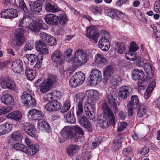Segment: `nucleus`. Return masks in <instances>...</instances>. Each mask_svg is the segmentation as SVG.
<instances>
[{"mask_svg": "<svg viewBox=\"0 0 160 160\" xmlns=\"http://www.w3.org/2000/svg\"><path fill=\"white\" fill-rule=\"evenodd\" d=\"M102 107L103 114L99 115L97 117L98 122L100 127L103 128L108 127L109 124H113L115 122L114 114L109 106L111 107L115 114L118 111L116 100L112 95H108Z\"/></svg>", "mask_w": 160, "mask_h": 160, "instance_id": "f257e3e1", "label": "nucleus"}, {"mask_svg": "<svg viewBox=\"0 0 160 160\" xmlns=\"http://www.w3.org/2000/svg\"><path fill=\"white\" fill-rule=\"evenodd\" d=\"M61 106V103L57 100L53 99L46 104L44 108L46 110L51 112L57 111L60 109L61 112L64 113L69 109L71 104L67 101L65 102L62 107Z\"/></svg>", "mask_w": 160, "mask_h": 160, "instance_id": "f03ea898", "label": "nucleus"}, {"mask_svg": "<svg viewBox=\"0 0 160 160\" xmlns=\"http://www.w3.org/2000/svg\"><path fill=\"white\" fill-rule=\"evenodd\" d=\"M25 29L23 28H18L16 29L14 32L15 39L12 41L11 45L13 48H19L23 44L25 41L24 33Z\"/></svg>", "mask_w": 160, "mask_h": 160, "instance_id": "7ed1b4c3", "label": "nucleus"}, {"mask_svg": "<svg viewBox=\"0 0 160 160\" xmlns=\"http://www.w3.org/2000/svg\"><path fill=\"white\" fill-rule=\"evenodd\" d=\"M89 53L82 49H78L76 51L74 57L73 61L77 67L84 65L88 60Z\"/></svg>", "mask_w": 160, "mask_h": 160, "instance_id": "20e7f679", "label": "nucleus"}, {"mask_svg": "<svg viewBox=\"0 0 160 160\" xmlns=\"http://www.w3.org/2000/svg\"><path fill=\"white\" fill-rule=\"evenodd\" d=\"M57 77L55 75L49 74L48 78L40 86V91L42 93L48 91L51 88L53 83L57 80Z\"/></svg>", "mask_w": 160, "mask_h": 160, "instance_id": "39448f33", "label": "nucleus"}, {"mask_svg": "<svg viewBox=\"0 0 160 160\" xmlns=\"http://www.w3.org/2000/svg\"><path fill=\"white\" fill-rule=\"evenodd\" d=\"M85 78V75L83 72H77L70 78V85L74 88L80 85L83 83Z\"/></svg>", "mask_w": 160, "mask_h": 160, "instance_id": "423d86ee", "label": "nucleus"}, {"mask_svg": "<svg viewBox=\"0 0 160 160\" xmlns=\"http://www.w3.org/2000/svg\"><path fill=\"white\" fill-rule=\"evenodd\" d=\"M91 76L89 82L93 86L98 84L100 82L102 74L101 72L98 69H94L91 72Z\"/></svg>", "mask_w": 160, "mask_h": 160, "instance_id": "0eeeda50", "label": "nucleus"}, {"mask_svg": "<svg viewBox=\"0 0 160 160\" xmlns=\"http://www.w3.org/2000/svg\"><path fill=\"white\" fill-rule=\"evenodd\" d=\"M22 103L27 106L33 107L36 103L34 98L30 94L26 92H23L21 97Z\"/></svg>", "mask_w": 160, "mask_h": 160, "instance_id": "6e6552de", "label": "nucleus"}, {"mask_svg": "<svg viewBox=\"0 0 160 160\" xmlns=\"http://www.w3.org/2000/svg\"><path fill=\"white\" fill-rule=\"evenodd\" d=\"M36 48L38 52L39 56H40V58L41 60H42L43 58V55H45L48 53V50L46 46L45 42L42 40L37 41L35 43Z\"/></svg>", "mask_w": 160, "mask_h": 160, "instance_id": "1a4fd4ad", "label": "nucleus"}, {"mask_svg": "<svg viewBox=\"0 0 160 160\" xmlns=\"http://www.w3.org/2000/svg\"><path fill=\"white\" fill-rule=\"evenodd\" d=\"M18 15V12L17 9L13 8L6 9L2 10L1 17L5 18H12L17 17Z\"/></svg>", "mask_w": 160, "mask_h": 160, "instance_id": "9d476101", "label": "nucleus"}, {"mask_svg": "<svg viewBox=\"0 0 160 160\" xmlns=\"http://www.w3.org/2000/svg\"><path fill=\"white\" fill-rule=\"evenodd\" d=\"M79 124L81 126L84 127L89 132L92 130V127L90 122L87 118L83 115L78 117Z\"/></svg>", "mask_w": 160, "mask_h": 160, "instance_id": "9b49d317", "label": "nucleus"}, {"mask_svg": "<svg viewBox=\"0 0 160 160\" xmlns=\"http://www.w3.org/2000/svg\"><path fill=\"white\" fill-rule=\"evenodd\" d=\"M132 89L128 86H123L120 88L118 95L123 100H125L132 93Z\"/></svg>", "mask_w": 160, "mask_h": 160, "instance_id": "f8f14e48", "label": "nucleus"}, {"mask_svg": "<svg viewBox=\"0 0 160 160\" xmlns=\"http://www.w3.org/2000/svg\"><path fill=\"white\" fill-rule=\"evenodd\" d=\"M28 28L32 31L38 32L41 29H47L48 26L44 23L33 21L28 26Z\"/></svg>", "mask_w": 160, "mask_h": 160, "instance_id": "ddd939ff", "label": "nucleus"}, {"mask_svg": "<svg viewBox=\"0 0 160 160\" xmlns=\"http://www.w3.org/2000/svg\"><path fill=\"white\" fill-rule=\"evenodd\" d=\"M21 129L26 134L32 137H35L36 130L33 125L29 123H25L22 126Z\"/></svg>", "mask_w": 160, "mask_h": 160, "instance_id": "4468645a", "label": "nucleus"}, {"mask_svg": "<svg viewBox=\"0 0 160 160\" xmlns=\"http://www.w3.org/2000/svg\"><path fill=\"white\" fill-rule=\"evenodd\" d=\"M23 65L22 62L19 59H17L12 62V68L14 72L19 73L23 71Z\"/></svg>", "mask_w": 160, "mask_h": 160, "instance_id": "2eb2a0df", "label": "nucleus"}, {"mask_svg": "<svg viewBox=\"0 0 160 160\" xmlns=\"http://www.w3.org/2000/svg\"><path fill=\"white\" fill-rule=\"evenodd\" d=\"M43 115L41 111L33 109L30 110L28 114V118L31 120H38L43 117Z\"/></svg>", "mask_w": 160, "mask_h": 160, "instance_id": "dca6fc26", "label": "nucleus"}, {"mask_svg": "<svg viewBox=\"0 0 160 160\" xmlns=\"http://www.w3.org/2000/svg\"><path fill=\"white\" fill-rule=\"evenodd\" d=\"M107 12L108 16L116 20H119L120 17H123L124 16V14L122 12L116 9H108Z\"/></svg>", "mask_w": 160, "mask_h": 160, "instance_id": "f3484780", "label": "nucleus"}, {"mask_svg": "<svg viewBox=\"0 0 160 160\" xmlns=\"http://www.w3.org/2000/svg\"><path fill=\"white\" fill-rule=\"evenodd\" d=\"M1 85L2 88H8L12 89L16 92L18 90V88L16 86L14 81L6 78L1 82Z\"/></svg>", "mask_w": 160, "mask_h": 160, "instance_id": "a211bd4d", "label": "nucleus"}, {"mask_svg": "<svg viewBox=\"0 0 160 160\" xmlns=\"http://www.w3.org/2000/svg\"><path fill=\"white\" fill-rule=\"evenodd\" d=\"M62 54L59 50H56L53 52L51 55V59L52 61L58 64L62 65L63 63L62 59Z\"/></svg>", "mask_w": 160, "mask_h": 160, "instance_id": "6ab92c4d", "label": "nucleus"}, {"mask_svg": "<svg viewBox=\"0 0 160 160\" xmlns=\"http://www.w3.org/2000/svg\"><path fill=\"white\" fill-rule=\"evenodd\" d=\"M30 9L34 13H38L42 11V6L38 1L29 2Z\"/></svg>", "mask_w": 160, "mask_h": 160, "instance_id": "aec40b11", "label": "nucleus"}, {"mask_svg": "<svg viewBox=\"0 0 160 160\" xmlns=\"http://www.w3.org/2000/svg\"><path fill=\"white\" fill-rule=\"evenodd\" d=\"M45 19L46 23L50 26L57 25L58 24V17L53 14L47 15Z\"/></svg>", "mask_w": 160, "mask_h": 160, "instance_id": "412c9836", "label": "nucleus"}, {"mask_svg": "<svg viewBox=\"0 0 160 160\" xmlns=\"http://www.w3.org/2000/svg\"><path fill=\"white\" fill-rule=\"evenodd\" d=\"M72 128L71 127H65L62 130L61 134L63 138L66 139H72L74 135V133L72 132Z\"/></svg>", "mask_w": 160, "mask_h": 160, "instance_id": "4be33fe9", "label": "nucleus"}, {"mask_svg": "<svg viewBox=\"0 0 160 160\" xmlns=\"http://www.w3.org/2000/svg\"><path fill=\"white\" fill-rule=\"evenodd\" d=\"M91 28L87 29V32L89 31V34H87V37L94 40L95 43H97L98 39L99 33L98 30L95 28Z\"/></svg>", "mask_w": 160, "mask_h": 160, "instance_id": "5701e85b", "label": "nucleus"}, {"mask_svg": "<svg viewBox=\"0 0 160 160\" xmlns=\"http://www.w3.org/2000/svg\"><path fill=\"white\" fill-rule=\"evenodd\" d=\"M123 137L119 135L115 138L113 141V149L115 151H118L121 148L122 142L123 140Z\"/></svg>", "mask_w": 160, "mask_h": 160, "instance_id": "b1692460", "label": "nucleus"}, {"mask_svg": "<svg viewBox=\"0 0 160 160\" xmlns=\"http://www.w3.org/2000/svg\"><path fill=\"white\" fill-rule=\"evenodd\" d=\"M98 45L99 47L102 50L107 51L109 48L110 45L109 42L107 39L102 38L99 40Z\"/></svg>", "mask_w": 160, "mask_h": 160, "instance_id": "393cba45", "label": "nucleus"}, {"mask_svg": "<svg viewBox=\"0 0 160 160\" xmlns=\"http://www.w3.org/2000/svg\"><path fill=\"white\" fill-rule=\"evenodd\" d=\"M6 117L7 118L19 121L22 117L21 112L18 111L12 112L8 114Z\"/></svg>", "mask_w": 160, "mask_h": 160, "instance_id": "a878e982", "label": "nucleus"}, {"mask_svg": "<svg viewBox=\"0 0 160 160\" xmlns=\"http://www.w3.org/2000/svg\"><path fill=\"white\" fill-rule=\"evenodd\" d=\"M1 100L2 102L6 105H9L10 106L13 107V103L14 101L12 97L8 94H3L1 98Z\"/></svg>", "mask_w": 160, "mask_h": 160, "instance_id": "bb28decb", "label": "nucleus"}, {"mask_svg": "<svg viewBox=\"0 0 160 160\" xmlns=\"http://www.w3.org/2000/svg\"><path fill=\"white\" fill-rule=\"evenodd\" d=\"M30 19V17L28 14H24L23 18L20 22L19 25V28H26L28 26Z\"/></svg>", "mask_w": 160, "mask_h": 160, "instance_id": "cd10ccee", "label": "nucleus"}, {"mask_svg": "<svg viewBox=\"0 0 160 160\" xmlns=\"http://www.w3.org/2000/svg\"><path fill=\"white\" fill-rule=\"evenodd\" d=\"M132 74V79L135 80L142 79L144 76V72L141 70H139L137 69H135Z\"/></svg>", "mask_w": 160, "mask_h": 160, "instance_id": "c85d7f7f", "label": "nucleus"}, {"mask_svg": "<svg viewBox=\"0 0 160 160\" xmlns=\"http://www.w3.org/2000/svg\"><path fill=\"white\" fill-rule=\"evenodd\" d=\"M148 108L147 106L143 105H140L138 109V116L140 118L144 117L148 111Z\"/></svg>", "mask_w": 160, "mask_h": 160, "instance_id": "c756f323", "label": "nucleus"}, {"mask_svg": "<svg viewBox=\"0 0 160 160\" xmlns=\"http://www.w3.org/2000/svg\"><path fill=\"white\" fill-rule=\"evenodd\" d=\"M103 71L104 78H106L112 75L114 70L111 65H108L103 68Z\"/></svg>", "mask_w": 160, "mask_h": 160, "instance_id": "7c9ffc66", "label": "nucleus"}, {"mask_svg": "<svg viewBox=\"0 0 160 160\" xmlns=\"http://www.w3.org/2000/svg\"><path fill=\"white\" fill-rule=\"evenodd\" d=\"M156 83L154 81L151 82L149 85L144 93V98L146 99H148L150 97L152 90L154 88Z\"/></svg>", "mask_w": 160, "mask_h": 160, "instance_id": "2f4dec72", "label": "nucleus"}, {"mask_svg": "<svg viewBox=\"0 0 160 160\" xmlns=\"http://www.w3.org/2000/svg\"><path fill=\"white\" fill-rule=\"evenodd\" d=\"M79 146L77 145H71L67 149L68 154L70 156L74 155L79 149Z\"/></svg>", "mask_w": 160, "mask_h": 160, "instance_id": "473e14b6", "label": "nucleus"}, {"mask_svg": "<svg viewBox=\"0 0 160 160\" xmlns=\"http://www.w3.org/2000/svg\"><path fill=\"white\" fill-rule=\"evenodd\" d=\"M14 148L16 150L21 151L26 154H29L27 147L24 144L16 143L14 145Z\"/></svg>", "mask_w": 160, "mask_h": 160, "instance_id": "72a5a7b5", "label": "nucleus"}, {"mask_svg": "<svg viewBox=\"0 0 160 160\" xmlns=\"http://www.w3.org/2000/svg\"><path fill=\"white\" fill-rule=\"evenodd\" d=\"M38 128L41 130L43 129L49 130V129L50 128L49 124L43 119H39L38 121Z\"/></svg>", "mask_w": 160, "mask_h": 160, "instance_id": "f704fd0d", "label": "nucleus"}, {"mask_svg": "<svg viewBox=\"0 0 160 160\" xmlns=\"http://www.w3.org/2000/svg\"><path fill=\"white\" fill-rule=\"evenodd\" d=\"M11 138L15 141H18L22 139L23 136L21 131L17 130L14 131L11 135Z\"/></svg>", "mask_w": 160, "mask_h": 160, "instance_id": "c9c22d12", "label": "nucleus"}, {"mask_svg": "<svg viewBox=\"0 0 160 160\" xmlns=\"http://www.w3.org/2000/svg\"><path fill=\"white\" fill-rule=\"evenodd\" d=\"M91 158V153L89 152H84L77 156L76 160H88Z\"/></svg>", "mask_w": 160, "mask_h": 160, "instance_id": "e433bc0d", "label": "nucleus"}, {"mask_svg": "<svg viewBox=\"0 0 160 160\" xmlns=\"http://www.w3.org/2000/svg\"><path fill=\"white\" fill-rule=\"evenodd\" d=\"M45 8L47 11L53 12H55L61 10V9L58 7L52 5L49 3L46 4Z\"/></svg>", "mask_w": 160, "mask_h": 160, "instance_id": "4c0bfd02", "label": "nucleus"}, {"mask_svg": "<svg viewBox=\"0 0 160 160\" xmlns=\"http://www.w3.org/2000/svg\"><path fill=\"white\" fill-rule=\"evenodd\" d=\"M104 82L110 86H114L117 83V80L112 76L106 78H104Z\"/></svg>", "mask_w": 160, "mask_h": 160, "instance_id": "58836bf2", "label": "nucleus"}, {"mask_svg": "<svg viewBox=\"0 0 160 160\" xmlns=\"http://www.w3.org/2000/svg\"><path fill=\"white\" fill-rule=\"evenodd\" d=\"M34 72L33 70L30 69L28 67H26L25 74L28 79L32 80L34 79L35 73Z\"/></svg>", "mask_w": 160, "mask_h": 160, "instance_id": "ea45409f", "label": "nucleus"}, {"mask_svg": "<svg viewBox=\"0 0 160 160\" xmlns=\"http://www.w3.org/2000/svg\"><path fill=\"white\" fill-rule=\"evenodd\" d=\"M40 56H37L35 54H29L28 55V60L31 63H34L37 61L39 63L42 62V60H41L40 58Z\"/></svg>", "mask_w": 160, "mask_h": 160, "instance_id": "a19ab883", "label": "nucleus"}, {"mask_svg": "<svg viewBox=\"0 0 160 160\" xmlns=\"http://www.w3.org/2000/svg\"><path fill=\"white\" fill-rule=\"evenodd\" d=\"M84 110L86 114H88L90 112H96L94 105L92 104L88 103L86 104L84 106Z\"/></svg>", "mask_w": 160, "mask_h": 160, "instance_id": "79ce46f5", "label": "nucleus"}, {"mask_svg": "<svg viewBox=\"0 0 160 160\" xmlns=\"http://www.w3.org/2000/svg\"><path fill=\"white\" fill-rule=\"evenodd\" d=\"M139 100L137 95H134L131 97V100L129 102L128 105L137 107L139 104Z\"/></svg>", "mask_w": 160, "mask_h": 160, "instance_id": "37998d69", "label": "nucleus"}, {"mask_svg": "<svg viewBox=\"0 0 160 160\" xmlns=\"http://www.w3.org/2000/svg\"><path fill=\"white\" fill-rule=\"evenodd\" d=\"M83 113V101H81L77 104L76 114L77 116L78 117L82 115Z\"/></svg>", "mask_w": 160, "mask_h": 160, "instance_id": "c03bdc74", "label": "nucleus"}, {"mask_svg": "<svg viewBox=\"0 0 160 160\" xmlns=\"http://www.w3.org/2000/svg\"><path fill=\"white\" fill-rule=\"evenodd\" d=\"M13 107L12 106L0 107V115L5 114L12 110Z\"/></svg>", "mask_w": 160, "mask_h": 160, "instance_id": "a18cd8bd", "label": "nucleus"}, {"mask_svg": "<svg viewBox=\"0 0 160 160\" xmlns=\"http://www.w3.org/2000/svg\"><path fill=\"white\" fill-rule=\"evenodd\" d=\"M135 54V52L129 50L126 53L125 57L127 60H135L136 59Z\"/></svg>", "mask_w": 160, "mask_h": 160, "instance_id": "49530a36", "label": "nucleus"}, {"mask_svg": "<svg viewBox=\"0 0 160 160\" xmlns=\"http://www.w3.org/2000/svg\"><path fill=\"white\" fill-rule=\"evenodd\" d=\"M89 96L93 100H98L99 98V93L96 90H91L88 92Z\"/></svg>", "mask_w": 160, "mask_h": 160, "instance_id": "de8ad7c7", "label": "nucleus"}, {"mask_svg": "<svg viewBox=\"0 0 160 160\" xmlns=\"http://www.w3.org/2000/svg\"><path fill=\"white\" fill-rule=\"evenodd\" d=\"M149 62V61H148V62H145L143 68L146 72L147 73L148 75H152V69Z\"/></svg>", "mask_w": 160, "mask_h": 160, "instance_id": "09e8293b", "label": "nucleus"}, {"mask_svg": "<svg viewBox=\"0 0 160 160\" xmlns=\"http://www.w3.org/2000/svg\"><path fill=\"white\" fill-rule=\"evenodd\" d=\"M72 49H68L65 51L64 53L65 58L67 59L69 62L72 61Z\"/></svg>", "mask_w": 160, "mask_h": 160, "instance_id": "8fccbe9b", "label": "nucleus"}, {"mask_svg": "<svg viewBox=\"0 0 160 160\" xmlns=\"http://www.w3.org/2000/svg\"><path fill=\"white\" fill-rule=\"evenodd\" d=\"M95 62L98 64L103 63L105 61V59L103 56L100 54H97L95 57Z\"/></svg>", "mask_w": 160, "mask_h": 160, "instance_id": "3c124183", "label": "nucleus"}, {"mask_svg": "<svg viewBox=\"0 0 160 160\" xmlns=\"http://www.w3.org/2000/svg\"><path fill=\"white\" fill-rule=\"evenodd\" d=\"M126 45L124 43H118L117 44V51L120 54L123 53L126 49Z\"/></svg>", "mask_w": 160, "mask_h": 160, "instance_id": "603ef678", "label": "nucleus"}, {"mask_svg": "<svg viewBox=\"0 0 160 160\" xmlns=\"http://www.w3.org/2000/svg\"><path fill=\"white\" fill-rule=\"evenodd\" d=\"M29 148L30 150L29 154L32 155H34L36 153L38 150V146H36L35 145L32 144L30 146H29Z\"/></svg>", "mask_w": 160, "mask_h": 160, "instance_id": "864d4df0", "label": "nucleus"}, {"mask_svg": "<svg viewBox=\"0 0 160 160\" xmlns=\"http://www.w3.org/2000/svg\"><path fill=\"white\" fill-rule=\"evenodd\" d=\"M48 38L46 41L48 44L51 46H53L56 43V40L55 38L52 36L49 35L48 36Z\"/></svg>", "mask_w": 160, "mask_h": 160, "instance_id": "5fc2aeb1", "label": "nucleus"}, {"mask_svg": "<svg viewBox=\"0 0 160 160\" xmlns=\"http://www.w3.org/2000/svg\"><path fill=\"white\" fill-rule=\"evenodd\" d=\"M19 5L20 8L26 13H28L29 10L28 9L25 2L23 0H18Z\"/></svg>", "mask_w": 160, "mask_h": 160, "instance_id": "6e6d98bb", "label": "nucleus"}, {"mask_svg": "<svg viewBox=\"0 0 160 160\" xmlns=\"http://www.w3.org/2000/svg\"><path fill=\"white\" fill-rule=\"evenodd\" d=\"M90 8L95 15L97 14L98 13L101 14L102 13V10L101 9L97 6H92L90 7Z\"/></svg>", "mask_w": 160, "mask_h": 160, "instance_id": "4d7b16f0", "label": "nucleus"}, {"mask_svg": "<svg viewBox=\"0 0 160 160\" xmlns=\"http://www.w3.org/2000/svg\"><path fill=\"white\" fill-rule=\"evenodd\" d=\"M138 48L139 47L135 42L133 41L130 43L129 50L135 52Z\"/></svg>", "mask_w": 160, "mask_h": 160, "instance_id": "13d9d810", "label": "nucleus"}, {"mask_svg": "<svg viewBox=\"0 0 160 160\" xmlns=\"http://www.w3.org/2000/svg\"><path fill=\"white\" fill-rule=\"evenodd\" d=\"M127 125V124L125 122H120L118 125V131L121 132L123 130L126 128Z\"/></svg>", "mask_w": 160, "mask_h": 160, "instance_id": "bf43d9fd", "label": "nucleus"}, {"mask_svg": "<svg viewBox=\"0 0 160 160\" xmlns=\"http://www.w3.org/2000/svg\"><path fill=\"white\" fill-rule=\"evenodd\" d=\"M59 23L61 25H64L67 21L68 19L65 15H62L58 17Z\"/></svg>", "mask_w": 160, "mask_h": 160, "instance_id": "052dcab7", "label": "nucleus"}, {"mask_svg": "<svg viewBox=\"0 0 160 160\" xmlns=\"http://www.w3.org/2000/svg\"><path fill=\"white\" fill-rule=\"evenodd\" d=\"M5 128V131H6L7 133L10 132L12 130V124L7 122H5L3 124Z\"/></svg>", "mask_w": 160, "mask_h": 160, "instance_id": "680f3d73", "label": "nucleus"}, {"mask_svg": "<svg viewBox=\"0 0 160 160\" xmlns=\"http://www.w3.org/2000/svg\"><path fill=\"white\" fill-rule=\"evenodd\" d=\"M154 9L156 12L160 13V0L155 2Z\"/></svg>", "mask_w": 160, "mask_h": 160, "instance_id": "e2e57ef3", "label": "nucleus"}, {"mask_svg": "<svg viewBox=\"0 0 160 160\" xmlns=\"http://www.w3.org/2000/svg\"><path fill=\"white\" fill-rule=\"evenodd\" d=\"M74 131L76 132L81 135H83L84 132L83 130L79 126L76 125L74 126L73 128Z\"/></svg>", "mask_w": 160, "mask_h": 160, "instance_id": "0e129e2a", "label": "nucleus"}, {"mask_svg": "<svg viewBox=\"0 0 160 160\" xmlns=\"http://www.w3.org/2000/svg\"><path fill=\"white\" fill-rule=\"evenodd\" d=\"M147 84V82L145 79H139L138 81V84L139 88L145 86Z\"/></svg>", "mask_w": 160, "mask_h": 160, "instance_id": "69168bd1", "label": "nucleus"}, {"mask_svg": "<svg viewBox=\"0 0 160 160\" xmlns=\"http://www.w3.org/2000/svg\"><path fill=\"white\" fill-rule=\"evenodd\" d=\"M128 115L129 116H132L133 114V109L136 108V107L128 105Z\"/></svg>", "mask_w": 160, "mask_h": 160, "instance_id": "338daca9", "label": "nucleus"}, {"mask_svg": "<svg viewBox=\"0 0 160 160\" xmlns=\"http://www.w3.org/2000/svg\"><path fill=\"white\" fill-rule=\"evenodd\" d=\"M33 47V43L28 42L25 45L24 47V50H31Z\"/></svg>", "mask_w": 160, "mask_h": 160, "instance_id": "774afa93", "label": "nucleus"}]
</instances>
